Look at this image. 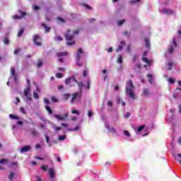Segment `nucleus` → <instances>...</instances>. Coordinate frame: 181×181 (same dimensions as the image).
Instances as JSON below:
<instances>
[{"label":"nucleus","instance_id":"1","mask_svg":"<svg viewBox=\"0 0 181 181\" xmlns=\"http://www.w3.org/2000/svg\"><path fill=\"white\" fill-rule=\"evenodd\" d=\"M86 57H87V54L83 51V48H79L76 54V64L78 67L83 66L82 63L86 62Z\"/></svg>","mask_w":181,"mask_h":181},{"label":"nucleus","instance_id":"2","mask_svg":"<svg viewBox=\"0 0 181 181\" xmlns=\"http://www.w3.org/2000/svg\"><path fill=\"white\" fill-rule=\"evenodd\" d=\"M134 90H135L134 83H132V80H129L126 83L125 93L127 95H129L132 100L135 98V93H134Z\"/></svg>","mask_w":181,"mask_h":181},{"label":"nucleus","instance_id":"3","mask_svg":"<svg viewBox=\"0 0 181 181\" xmlns=\"http://www.w3.org/2000/svg\"><path fill=\"white\" fill-rule=\"evenodd\" d=\"M77 84L79 92L74 93L72 95V98L71 99V104L74 103V100H76V98H80V97H81V93H83V87H84V83H83L82 82H78Z\"/></svg>","mask_w":181,"mask_h":181},{"label":"nucleus","instance_id":"4","mask_svg":"<svg viewBox=\"0 0 181 181\" xmlns=\"http://www.w3.org/2000/svg\"><path fill=\"white\" fill-rule=\"evenodd\" d=\"M136 134V135H141V136H147L148 134V128H146L145 125H141L138 127Z\"/></svg>","mask_w":181,"mask_h":181},{"label":"nucleus","instance_id":"5","mask_svg":"<svg viewBox=\"0 0 181 181\" xmlns=\"http://www.w3.org/2000/svg\"><path fill=\"white\" fill-rule=\"evenodd\" d=\"M12 78H13L14 82L16 83V84L18 83V74H16V69H15L14 67L11 68V76L8 78V81L7 82V86H9L10 81H11V80H12Z\"/></svg>","mask_w":181,"mask_h":181},{"label":"nucleus","instance_id":"6","mask_svg":"<svg viewBox=\"0 0 181 181\" xmlns=\"http://www.w3.org/2000/svg\"><path fill=\"white\" fill-rule=\"evenodd\" d=\"M29 93H30V88L27 87L24 90V95L25 98H23V100H24L25 103H26V104H30V103H29V102L32 101V97H30V95H29Z\"/></svg>","mask_w":181,"mask_h":181},{"label":"nucleus","instance_id":"7","mask_svg":"<svg viewBox=\"0 0 181 181\" xmlns=\"http://www.w3.org/2000/svg\"><path fill=\"white\" fill-rule=\"evenodd\" d=\"M18 13L21 16L15 15L12 16L11 18L13 19V21H18V19H22L23 18H25L28 15V13L22 10H18Z\"/></svg>","mask_w":181,"mask_h":181},{"label":"nucleus","instance_id":"8","mask_svg":"<svg viewBox=\"0 0 181 181\" xmlns=\"http://www.w3.org/2000/svg\"><path fill=\"white\" fill-rule=\"evenodd\" d=\"M49 175V180L50 181H57V178L56 177V171L53 168H50L48 170Z\"/></svg>","mask_w":181,"mask_h":181},{"label":"nucleus","instance_id":"9","mask_svg":"<svg viewBox=\"0 0 181 181\" xmlns=\"http://www.w3.org/2000/svg\"><path fill=\"white\" fill-rule=\"evenodd\" d=\"M180 36H181V30H179L177 31V34L174 36L173 38V45L175 47H177V42L176 40H180Z\"/></svg>","mask_w":181,"mask_h":181},{"label":"nucleus","instance_id":"10","mask_svg":"<svg viewBox=\"0 0 181 181\" xmlns=\"http://www.w3.org/2000/svg\"><path fill=\"white\" fill-rule=\"evenodd\" d=\"M33 43L35 45V46H42V42H40V37L39 35H34Z\"/></svg>","mask_w":181,"mask_h":181},{"label":"nucleus","instance_id":"11","mask_svg":"<svg viewBox=\"0 0 181 181\" xmlns=\"http://www.w3.org/2000/svg\"><path fill=\"white\" fill-rule=\"evenodd\" d=\"M160 13H164V15H173L175 12L173 10L169 8H163V10H160Z\"/></svg>","mask_w":181,"mask_h":181},{"label":"nucleus","instance_id":"12","mask_svg":"<svg viewBox=\"0 0 181 181\" xmlns=\"http://www.w3.org/2000/svg\"><path fill=\"white\" fill-rule=\"evenodd\" d=\"M105 127L111 134H115V132H117V130L114 127H110V125L108 124V123L105 124Z\"/></svg>","mask_w":181,"mask_h":181},{"label":"nucleus","instance_id":"13","mask_svg":"<svg viewBox=\"0 0 181 181\" xmlns=\"http://www.w3.org/2000/svg\"><path fill=\"white\" fill-rule=\"evenodd\" d=\"M13 179H18V174L11 171L10 175H8V180L13 181Z\"/></svg>","mask_w":181,"mask_h":181},{"label":"nucleus","instance_id":"14","mask_svg":"<svg viewBox=\"0 0 181 181\" xmlns=\"http://www.w3.org/2000/svg\"><path fill=\"white\" fill-rule=\"evenodd\" d=\"M70 33V30H67V34L65 35V39L67 41L73 40L74 39V35H69Z\"/></svg>","mask_w":181,"mask_h":181},{"label":"nucleus","instance_id":"15","mask_svg":"<svg viewBox=\"0 0 181 181\" xmlns=\"http://www.w3.org/2000/svg\"><path fill=\"white\" fill-rule=\"evenodd\" d=\"M68 55H69V52H57L56 54L57 57H64L68 56Z\"/></svg>","mask_w":181,"mask_h":181},{"label":"nucleus","instance_id":"16","mask_svg":"<svg viewBox=\"0 0 181 181\" xmlns=\"http://www.w3.org/2000/svg\"><path fill=\"white\" fill-rule=\"evenodd\" d=\"M149 94H151L149 89H148L146 88H144L143 93H142L141 95H144V97H148V95H149Z\"/></svg>","mask_w":181,"mask_h":181},{"label":"nucleus","instance_id":"17","mask_svg":"<svg viewBox=\"0 0 181 181\" xmlns=\"http://www.w3.org/2000/svg\"><path fill=\"white\" fill-rule=\"evenodd\" d=\"M124 46H125V41H121L120 45H118V49L116 52H121L122 49H124Z\"/></svg>","mask_w":181,"mask_h":181},{"label":"nucleus","instance_id":"18","mask_svg":"<svg viewBox=\"0 0 181 181\" xmlns=\"http://www.w3.org/2000/svg\"><path fill=\"white\" fill-rule=\"evenodd\" d=\"M30 146H23L21 148V153H23L24 152H28L29 151H30Z\"/></svg>","mask_w":181,"mask_h":181},{"label":"nucleus","instance_id":"19","mask_svg":"<svg viewBox=\"0 0 181 181\" xmlns=\"http://www.w3.org/2000/svg\"><path fill=\"white\" fill-rule=\"evenodd\" d=\"M130 5H141V0H130L129 1Z\"/></svg>","mask_w":181,"mask_h":181},{"label":"nucleus","instance_id":"20","mask_svg":"<svg viewBox=\"0 0 181 181\" xmlns=\"http://www.w3.org/2000/svg\"><path fill=\"white\" fill-rule=\"evenodd\" d=\"M53 117L54 118H57L58 121H66V119L60 115L54 114Z\"/></svg>","mask_w":181,"mask_h":181},{"label":"nucleus","instance_id":"21","mask_svg":"<svg viewBox=\"0 0 181 181\" xmlns=\"http://www.w3.org/2000/svg\"><path fill=\"white\" fill-rule=\"evenodd\" d=\"M45 110L48 112V115H53V110H52V107L49 105H45Z\"/></svg>","mask_w":181,"mask_h":181},{"label":"nucleus","instance_id":"22","mask_svg":"<svg viewBox=\"0 0 181 181\" xmlns=\"http://www.w3.org/2000/svg\"><path fill=\"white\" fill-rule=\"evenodd\" d=\"M144 41H145L146 48L151 49V41H149V39L145 38Z\"/></svg>","mask_w":181,"mask_h":181},{"label":"nucleus","instance_id":"23","mask_svg":"<svg viewBox=\"0 0 181 181\" xmlns=\"http://www.w3.org/2000/svg\"><path fill=\"white\" fill-rule=\"evenodd\" d=\"M41 25L42 28L45 29V33H49V32H50V29H51L50 27H48L44 23H42Z\"/></svg>","mask_w":181,"mask_h":181},{"label":"nucleus","instance_id":"24","mask_svg":"<svg viewBox=\"0 0 181 181\" xmlns=\"http://www.w3.org/2000/svg\"><path fill=\"white\" fill-rule=\"evenodd\" d=\"M148 81L150 84H152V81H153V76L151 74H147Z\"/></svg>","mask_w":181,"mask_h":181},{"label":"nucleus","instance_id":"25","mask_svg":"<svg viewBox=\"0 0 181 181\" xmlns=\"http://www.w3.org/2000/svg\"><path fill=\"white\" fill-rule=\"evenodd\" d=\"M66 139H67V136H66V134L58 136V140L60 141H66Z\"/></svg>","mask_w":181,"mask_h":181},{"label":"nucleus","instance_id":"26","mask_svg":"<svg viewBox=\"0 0 181 181\" xmlns=\"http://www.w3.org/2000/svg\"><path fill=\"white\" fill-rule=\"evenodd\" d=\"M142 60H143V62L146 63L148 66H151V63H152V61L148 59V58H146L145 57H143Z\"/></svg>","mask_w":181,"mask_h":181},{"label":"nucleus","instance_id":"27","mask_svg":"<svg viewBox=\"0 0 181 181\" xmlns=\"http://www.w3.org/2000/svg\"><path fill=\"white\" fill-rule=\"evenodd\" d=\"M123 134L124 135V136H126V138H131V133H129L128 130H124Z\"/></svg>","mask_w":181,"mask_h":181},{"label":"nucleus","instance_id":"28","mask_svg":"<svg viewBox=\"0 0 181 181\" xmlns=\"http://www.w3.org/2000/svg\"><path fill=\"white\" fill-rule=\"evenodd\" d=\"M4 45H9V38H8V35H6L3 40Z\"/></svg>","mask_w":181,"mask_h":181},{"label":"nucleus","instance_id":"29","mask_svg":"<svg viewBox=\"0 0 181 181\" xmlns=\"http://www.w3.org/2000/svg\"><path fill=\"white\" fill-rule=\"evenodd\" d=\"M165 119L168 122H173V115H172L170 117H166Z\"/></svg>","mask_w":181,"mask_h":181},{"label":"nucleus","instance_id":"30","mask_svg":"<svg viewBox=\"0 0 181 181\" xmlns=\"http://www.w3.org/2000/svg\"><path fill=\"white\" fill-rule=\"evenodd\" d=\"M54 40H55V42H62V40H63V38L59 35H57L54 37Z\"/></svg>","mask_w":181,"mask_h":181},{"label":"nucleus","instance_id":"31","mask_svg":"<svg viewBox=\"0 0 181 181\" xmlns=\"http://www.w3.org/2000/svg\"><path fill=\"white\" fill-rule=\"evenodd\" d=\"M63 97H64V99L65 100V101H67V100H69V98L70 97H71V94H70V93H65V94L63 95Z\"/></svg>","mask_w":181,"mask_h":181},{"label":"nucleus","instance_id":"32","mask_svg":"<svg viewBox=\"0 0 181 181\" xmlns=\"http://www.w3.org/2000/svg\"><path fill=\"white\" fill-rule=\"evenodd\" d=\"M125 23V19L119 20L117 21V26H122Z\"/></svg>","mask_w":181,"mask_h":181},{"label":"nucleus","instance_id":"33","mask_svg":"<svg viewBox=\"0 0 181 181\" xmlns=\"http://www.w3.org/2000/svg\"><path fill=\"white\" fill-rule=\"evenodd\" d=\"M54 156L57 159V162H62V158L59 156V154L54 153Z\"/></svg>","mask_w":181,"mask_h":181},{"label":"nucleus","instance_id":"34","mask_svg":"<svg viewBox=\"0 0 181 181\" xmlns=\"http://www.w3.org/2000/svg\"><path fill=\"white\" fill-rule=\"evenodd\" d=\"M9 118H11V119H19L18 116H16L15 115H12V114L9 115Z\"/></svg>","mask_w":181,"mask_h":181},{"label":"nucleus","instance_id":"35","mask_svg":"<svg viewBox=\"0 0 181 181\" xmlns=\"http://www.w3.org/2000/svg\"><path fill=\"white\" fill-rule=\"evenodd\" d=\"M25 32V30H23V28H21L18 33V37H21V36H22V35H23V33Z\"/></svg>","mask_w":181,"mask_h":181},{"label":"nucleus","instance_id":"36","mask_svg":"<svg viewBox=\"0 0 181 181\" xmlns=\"http://www.w3.org/2000/svg\"><path fill=\"white\" fill-rule=\"evenodd\" d=\"M71 83V78H67L66 80H65V84L66 86H69V84H70Z\"/></svg>","mask_w":181,"mask_h":181},{"label":"nucleus","instance_id":"37","mask_svg":"<svg viewBox=\"0 0 181 181\" xmlns=\"http://www.w3.org/2000/svg\"><path fill=\"white\" fill-rule=\"evenodd\" d=\"M168 53H170V54H172L173 53V45H170V47H168Z\"/></svg>","mask_w":181,"mask_h":181},{"label":"nucleus","instance_id":"38","mask_svg":"<svg viewBox=\"0 0 181 181\" xmlns=\"http://www.w3.org/2000/svg\"><path fill=\"white\" fill-rule=\"evenodd\" d=\"M79 129H80V127H78V126H76L75 127V128H74V129H68V131H79Z\"/></svg>","mask_w":181,"mask_h":181},{"label":"nucleus","instance_id":"39","mask_svg":"<svg viewBox=\"0 0 181 181\" xmlns=\"http://www.w3.org/2000/svg\"><path fill=\"white\" fill-rule=\"evenodd\" d=\"M52 103H59V99H57L55 96H52L51 98Z\"/></svg>","mask_w":181,"mask_h":181},{"label":"nucleus","instance_id":"40","mask_svg":"<svg viewBox=\"0 0 181 181\" xmlns=\"http://www.w3.org/2000/svg\"><path fill=\"white\" fill-rule=\"evenodd\" d=\"M45 140H46L47 144H49V142H50V137L47 134H45Z\"/></svg>","mask_w":181,"mask_h":181},{"label":"nucleus","instance_id":"41","mask_svg":"<svg viewBox=\"0 0 181 181\" xmlns=\"http://www.w3.org/2000/svg\"><path fill=\"white\" fill-rule=\"evenodd\" d=\"M72 114H76V115H80L81 112L78 110H71Z\"/></svg>","mask_w":181,"mask_h":181},{"label":"nucleus","instance_id":"42","mask_svg":"<svg viewBox=\"0 0 181 181\" xmlns=\"http://www.w3.org/2000/svg\"><path fill=\"white\" fill-rule=\"evenodd\" d=\"M117 62H119L120 64L122 63V55H119V57L117 59Z\"/></svg>","mask_w":181,"mask_h":181},{"label":"nucleus","instance_id":"43","mask_svg":"<svg viewBox=\"0 0 181 181\" xmlns=\"http://www.w3.org/2000/svg\"><path fill=\"white\" fill-rule=\"evenodd\" d=\"M48 168L49 167L47 165H42L41 167L42 170H43L44 172H46V170H47Z\"/></svg>","mask_w":181,"mask_h":181},{"label":"nucleus","instance_id":"44","mask_svg":"<svg viewBox=\"0 0 181 181\" xmlns=\"http://www.w3.org/2000/svg\"><path fill=\"white\" fill-rule=\"evenodd\" d=\"M57 78H63V74L62 73H58L56 74Z\"/></svg>","mask_w":181,"mask_h":181},{"label":"nucleus","instance_id":"45","mask_svg":"<svg viewBox=\"0 0 181 181\" xmlns=\"http://www.w3.org/2000/svg\"><path fill=\"white\" fill-rule=\"evenodd\" d=\"M33 97H34V98H35V100H38L39 94H37V93H36V92H33Z\"/></svg>","mask_w":181,"mask_h":181},{"label":"nucleus","instance_id":"46","mask_svg":"<svg viewBox=\"0 0 181 181\" xmlns=\"http://www.w3.org/2000/svg\"><path fill=\"white\" fill-rule=\"evenodd\" d=\"M80 33V30H75L73 32V35L76 36V35H78Z\"/></svg>","mask_w":181,"mask_h":181},{"label":"nucleus","instance_id":"47","mask_svg":"<svg viewBox=\"0 0 181 181\" xmlns=\"http://www.w3.org/2000/svg\"><path fill=\"white\" fill-rule=\"evenodd\" d=\"M83 6H84L86 9H88L89 11L91 10V7L86 4H83Z\"/></svg>","mask_w":181,"mask_h":181},{"label":"nucleus","instance_id":"48","mask_svg":"<svg viewBox=\"0 0 181 181\" xmlns=\"http://www.w3.org/2000/svg\"><path fill=\"white\" fill-rule=\"evenodd\" d=\"M37 66L38 68L42 67L43 66V62L39 61Z\"/></svg>","mask_w":181,"mask_h":181},{"label":"nucleus","instance_id":"49","mask_svg":"<svg viewBox=\"0 0 181 181\" xmlns=\"http://www.w3.org/2000/svg\"><path fill=\"white\" fill-rule=\"evenodd\" d=\"M33 11H39V9H40V7L35 5V6H33Z\"/></svg>","mask_w":181,"mask_h":181},{"label":"nucleus","instance_id":"50","mask_svg":"<svg viewBox=\"0 0 181 181\" xmlns=\"http://www.w3.org/2000/svg\"><path fill=\"white\" fill-rule=\"evenodd\" d=\"M7 160L5 159H1L0 160V165H5V163H6Z\"/></svg>","mask_w":181,"mask_h":181},{"label":"nucleus","instance_id":"51","mask_svg":"<svg viewBox=\"0 0 181 181\" xmlns=\"http://www.w3.org/2000/svg\"><path fill=\"white\" fill-rule=\"evenodd\" d=\"M168 82L170 83V84H175V79L172 78H168Z\"/></svg>","mask_w":181,"mask_h":181},{"label":"nucleus","instance_id":"52","mask_svg":"<svg viewBox=\"0 0 181 181\" xmlns=\"http://www.w3.org/2000/svg\"><path fill=\"white\" fill-rule=\"evenodd\" d=\"M44 103H45V104H47V105H49V104H50V100H49V99H47V98H45Z\"/></svg>","mask_w":181,"mask_h":181},{"label":"nucleus","instance_id":"53","mask_svg":"<svg viewBox=\"0 0 181 181\" xmlns=\"http://www.w3.org/2000/svg\"><path fill=\"white\" fill-rule=\"evenodd\" d=\"M168 70H171L172 69V66H173V63L172 62H168Z\"/></svg>","mask_w":181,"mask_h":181},{"label":"nucleus","instance_id":"54","mask_svg":"<svg viewBox=\"0 0 181 181\" xmlns=\"http://www.w3.org/2000/svg\"><path fill=\"white\" fill-rule=\"evenodd\" d=\"M20 111L22 114H26V110L23 107H21Z\"/></svg>","mask_w":181,"mask_h":181},{"label":"nucleus","instance_id":"55","mask_svg":"<svg viewBox=\"0 0 181 181\" xmlns=\"http://www.w3.org/2000/svg\"><path fill=\"white\" fill-rule=\"evenodd\" d=\"M66 45H68V46H73V45H74V41L67 42Z\"/></svg>","mask_w":181,"mask_h":181},{"label":"nucleus","instance_id":"56","mask_svg":"<svg viewBox=\"0 0 181 181\" xmlns=\"http://www.w3.org/2000/svg\"><path fill=\"white\" fill-rule=\"evenodd\" d=\"M71 78V81H74V83H76V84L78 83V81H77V79H76V77H72Z\"/></svg>","mask_w":181,"mask_h":181},{"label":"nucleus","instance_id":"57","mask_svg":"<svg viewBox=\"0 0 181 181\" xmlns=\"http://www.w3.org/2000/svg\"><path fill=\"white\" fill-rule=\"evenodd\" d=\"M88 117H89V118H91V117H93V112H91V110H89L88 112Z\"/></svg>","mask_w":181,"mask_h":181},{"label":"nucleus","instance_id":"58","mask_svg":"<svg viewBox=\"0 0 181 181\" xmlns=\"http://www.w3.org/2000/svg\"><path fill=\"white\" fill-rule=\"evenodd\" d=\"M19 52H21V49H19L18 48H16L15 50H14V54L16 55L19 53Z\"/></svg>","mask_w":181,"mask_h":181},{"label":"nucleus","instance_id":"59","mask_svg":"<svg viewBox=\"0 0 181 181\" xmlns=\"http://www.w3.org/2000/svg\"><path fill=\"white\" fill-rule=\"evenodd\" d=\"M130 117H131V113H129V112H127L124 115V118H129Z\"/></svg>","mask_w":181,"mask_h":181},{"label":"nucleus","instance_id":"60","mask_svg":"<svg viewBox=\"0 0 181 181\" xmlns=\"http://www.w3.org/2000/svg\"><path fill=\"white\" fill-rule=\"evenodd\" d=\"M35 148H36V149H42V145L37 144L35 145Z\"/></svg>","mask_w":181,"mask_h":181},{"label":"nucleus","instance_id":"61","mask_svg":"<svg viewBox=\"0 0 181 181\" xmlns=\"http://www.w3.org/2000/svg\"><path fill=\"white\" fill-rule=\"evenodd\" d=\"M38 127H39V128L40 129H43V128H45V124H42V123H40L39 124H38Z\"/></svg>","mask_w":181,"mask_h":181},{"label":"nucleus","instance_id":"62","mask_svg":"<svg viewBox=\"0 0 181 181\" xmlns=\"http://www.w3.org/2000/svg\"><path fill=\"white\" fill-rule=\"evenodd\" d=\"M87 90H90V79L87 80Z\"/></svg>","mask_w":181,"mask_h":181},{"label":"nucleus","instance_id":"63","mask_svg":"<svg viewBox=\"0 0 181 181\" xmlns=\"http://www.w3.org/2000/svg\"><path fill=\"white\" fill-rule=\"evenodd\" d=\"M11 166H18V163L17 162H12L11 163Z\"/></svg>","mask_w":181,"mask_h":181},{"label":"nucleus","instance_id":"64","mask_svg":"<svg viewBox=\"0 0 181 181\" xmlns=\"http://www.w3.org/2000/svg\"><path fill=\"white\" fill-rule=\"evenodd\" d=\"M107 107H112V101H107Z\"/></svg>","mask_w":181,"mask_h":181}]
</instances>
